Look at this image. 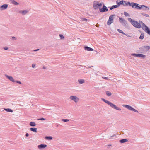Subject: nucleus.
Here are the masks:
<instances>
[{
  "mask_svg": "<svg viewBox=\"0 0 150 150\" xmlns=\"http://www.w3.org/2000/svg\"><path fill=\"white\" fill-rule=\"evenodd\" d=\"M117 31L120 33H122L123 34H125V33L122 30L120 29H117Z\"/></svg>",
  "mask_w": 150,
  "mask_h": 150,
  "instance_id": "obj_33",
  "label": "nucleus"
},
{
  "mask_svg": "<svg viewBox=\"0 0 150 150\" xmlns=\"http://www.w3.org/2000/svg\"><path fill=\"white\" fill-rule=\"evenodd\" d=\"M45 139L46 140H51L52 139L53 137L51 136H46L45 137Z\"/></svg>",
  "mask_w": 150,
  "mask_h": 150,
  "instance_id": "obj_22",
  "label": "nucleus"
},
{
  "mask_svg": "<svg viewBox=\"0 0 150 150\" xmlns=\"http://www.w3.org/2000/svg\"><path fill=\"white\" fill-rule=\"evenodd\" d=\"M101 100L105 102L109 105L112 108L120 111L121 110V109L120 108L117 106L115 105H114V104L110 102V101L106 100L103 98H102Z\"/></svg>",
  "mask_w": 150,
  "mask_h": 150,
  "instance_id": "obj_2",
  "label": "nucleus"
},
{
  "mask_svg": "<svg viewBox=\"0 0 150 150\" xmlns=\"http://www.w3.org/2000/svg\"><path fill=\"white\" fill-rule=\"evenodd\" d=\"M30 130L31 131H32L34 132H38L37 131V128H30Z\"/></svg>",
  "mask_w": 150,
  "mask_h": 150,
  "instance_id": "obj_18",
  "label": "nucleus"
},
{
  "mask_svg": "<svg viewBox=\"0 0 150 150\" xmlns=\"http://www.w3.org/2000/svg\"><path fill=\"white\" fill-rule=\"evenodd\" d=\"M144 30L148 34L150 35V29L147 26H146L145 28H144V30Z\"/></svg>",
  "mask_w": 150,
  "mask_h": 150,
  "instance_id": "obj_14",
  "label": "nucleus"
},
{
  "mask_svg": "<svg viewBox=\"0 0 150 150\" xmlns=\"http://www.w3.org/2000/svg\"><path fill=\"white\" fill-rule=\"evenodd\" d=\"M119 1L118 0H117V1H116V3H117H117H119Z\"/></svg>",
  "mask_w": 150,
  "mask_h": 150,
  "instance_id": "obj_51",
  "label": "nucleus"
},
{
  "mask_svg": "<svg viewBox=\"0 0 150 150\" xmlns=\"http://www.w3.org/2000/svg\"><path fill=\"white\" fill-rule=\"evenodd\" d=\"M142 49L144 50L145 51H148L150 49V47L149 46H144L142 47Z\"/></svg>",
  "mask_w": 150,
  "mask_h": 150,
  "instance_id": "obj_15",
  "label": "nucleus"
},
{
  "mask_svg": "<svg viewBox=\"0 0 150 150\" xmlns=\"http://www.w3.org/2000/svg\"><path fill=\"white\" fill-rule=\"evenodd\" d=\"M98 25V24H96V26L97 27Z\"/></svg>",
  "mask_w": 150,
  "mask_h": 150,
  "instance_id": "obj_55",
  "label": "nucleus"
},
{
  "mask_svg": "<svg viewBox=\"0 0 150 150\" xmlns=\"http://www.w3.org/2000/svg\"><path fill=\"white\" fill-rule=\"evenodd\" d=\"M82 20L83 21H87V19L85 18H82Z\"/></svg>",
  "mask_w": 150,
  "mask_h": 150,
  "instance_id": "obj_41",
  "label": "nucleus"
},
{
  "mask_svg": "<svg viewBox=\"0 0 150 150\" xmlns=\"http://www.w3.org/2000/svg\"><path fill=\"white\" fill-rule=\"evenodd\" d=\"M132 5V7L134 8L139 9L140 8V6H139V4L137 3L133 2Z\"/></svg>",
  "mask_w": 150,
  "mask_h": 150,
  "instance_id": "obj_6",
  "label": "nucleus"
},
{
  "mask_svg": "<svg viewBox=\"0 0 150 150\" xmlns=\"http://www.w3.org/2000/svg\"><path fill=\"white\" fill-rule=\"evenodd\" d=\"M128 141V140L126 139H122L120 140V142L122 143H125Z\"/></svg>",
  "mask_w": 150,
  "mask_h": 150,
  "instance_id": "obj_21",
  "label": "nucleus"
},
{
  "mask_svg": "<svg viewBox=\"0 0 150 150\" xmlns=\"http://www.w3.org/2000/svg\"><path fill=\"white\" fill-rule=\"evenodd\" d=\"M29 125L31 126L34 127L36 125V124L35 122H32L30 123Z\"/></svg>",
  "mask_w": 150,
  "mask_h": 150,
  "instance_id": "obj_24",
  "label": "nucleus"
},
{
  "mask_svg": "<svg viewBox=\"0 0 150 150\" xmlns=\"http://www.w3.org/2000/svg\"><path fill=\"white\" fill-rule=\"evenodd\" d=\"M124 14L125 15V16L126 17L130 16L129 14L127 13L126 12H124Z\"/></svg>",
  "mask_w": 150,
  "mask_h": 150,
  "instance_id": "obj_32",
  "label": "nucleus"
},
{
  "mask_svg": "<svg viewBox=\"0 0 150 150\" xmlns=\"http://www.w3.org/2000/svg\"><path fill=\"white\" fill-rule=\"evenodd\" d=\"M127 1H123V4H122V5L124 6H127Z\"/></svg>",
  "mask_w": 150,
  "mask_h": 150,
  "instance_id": "obj_37",
  "label": "nucleus"
},
{
  "mask_svg": "<svg viewBox=\"0 0 150 150\" xmlns=\"http://www.w3.org/2000/svg\"><path fill=\"white\" fill-rule=\"evenodd\" d=\"M70 98L75 102H77L79 100L78 98L75 96H71L70 97Z\"/></svg>",
  "mask_w": 150,
  "mask_h": 150,
  "instance_id": "obj_8",
  "label": "nucleus"
},
{
  "mask_svg": "<svg viewBox=\"0 0 150 150\" xmlns=\"http://www.w3.org/2000/svg\"><path fill=\"white\" fill-rule=\"evenodd\" d=\"M35 67V64H33L32 66V67L33 68H34Z\"/></svg>",
  "mask_w": 150,
  "mask_h": 150,
  "instance_id": "obj_42",
  "label": "nucleus"
},
{
  "mask_svg": "<svg viewBox=\"0 0 150 150\" xmlns=\"http://www.w3.org/2000/svg\"><path fill=\"white\" fill-rule=\"evenodd\" d=\"M132 3L133 2H132L131 3H130L129 2H127V6L129 5L130 6H132Z\"/></svg>",
  "mask_w": 150,
  "mask_h": 150,
  "instance_id": "obj_35",
  "label": "nucleus"
},
{
  "mask_svg": "<svg viewBox=\"0 0 150 150\" xmlns=\"http://www.w3.org/2000/svg\"><path fill=\"white\" fill-rule=\"evenodd\" d=\"M102 5L101 3H100L98 1L96 4H93V7H96L97 8L98 7V6H101Z\"/></svg>",
  "mask_w": 150,
  "mask_h": 150,
  "instance_id": "obj_17",
  "label": "nucleus"
},
{
  "mask_svg": "<svg viewBox=\"0 0 150 150\" xmlns=\"http://www.w3.org/2000/svg\"><path fill=\"white\" fill-rule=\"evenodd\" d=\"M43 69H45L46 68V67H45V66H43Z\"/></svg>",
  "mask_w": 150,
  "mask_h": 150,
  "instance_id": "obj_52",
  "label": "nucleus"
},
{
  "mask_svg": "<svg viewBox=\"0 0 150 150\" xmlns=\"http://www.w3.org/2000/svg\"><path fill=\"white\" fill-rule=\"evenodd\" d=\"M62 121L64 122H67L69 121V120L68 119H62Z\"/></svg>",
  "mask_w": 150,
  "mask_h": 150,
  "instance_id": "obj_36",
  "label": "nucleus"
},
{
  "mask_svg": "<svg viewBox=\"0 0 150 150\" xmlns=\"http://www.w3.org/2000/svg\"><path fill=\"white\" fill-rule=\"evenodd\" d=\"M103 78L104 79L108 80V77H103Z\"/></svg>",
  "mask_w": 150,
  "mask_h": 150,
  "instance_id": "obj_43",
  "label": "nucleus"
},
{
  "mask_svg": "<svg viewBox=\"0 0 150 150\" xmlns=\"http://www.w3.org/2000/svg\"><path fill=\"white\" fill-rule=\"evenodd\" d=\"M28 12V11L24 10H21L19 11V13H21L23 15H25Z\"/></svg>",
  "mask_w": 150,
  "mask_h": 150,
  "instance_id": "obj_16",
  "label": "nucleus"
},
{
  "mask_svg": "<svg viewBox=\"0 0 150 150\" xmlns=\"http://www.w3.org/2000/svg\"><path fill=\"white\" fill-rule=\"evenodd\" d=\"M59 36L60 37L61 39H63L64 38V36L62 34H59Z\"/></svg>",
  "mask_w": 150,
  "mask_h": 150,
  "instance_id": "obj_38",
  "label": "nucleus"
},
{
  "mask_svg": "<svg viewBox=\"0 0 150 150\" xmlns=\"http://www.w3.org/2000/svg\"><path fill=\"white\" fill-rule=\"evenodd\" d=\"M115 136V134H114L112 136H111L110 137V138H111L112 137H114V136Z\"/></svg>",
  "mask_w": 150,
  "mask_h": 150,
  "instance_id": "obj_50",
  "label": "nucleus"
},
{
  "mask_svg": "<svg viewBox=\"0 0 150 150\" xmlns=\"http://www.w3.org/2000/svg\"><path fill=\"white\" fill-rule=\"evenodd\" d=\"M15 82H16L17 83L19 84H21L22 83L21 82V81H15Z\"/></svg>",
  "mask_w": 150,
  "mask_h": 150,
  "instance_id": "obj_40",
  "label": "nucleus"
},
{
  "mask_svg": "<svg viewBox=\"0 0 150 150\" xmlns=\"http://www.w3.org/2000/svg\"><path fill=\"white\" fill-rule=\"evenodd\" d=\"M93 67V66H89L88 67V68H91V67Z\"/></svg>",
  "mask_w": 150,
  "mask_h": 150,
  "instance_id": "obj_54",
  "label": "nucleus"
},
{
  "mask_svg": "<svg viewBox=\"0 0 150 150\" xmlns=\"http://www.w3.org/2000/svg\"><path fill=\"white\" fill-rule=\"evenodd\" d=\"M123 1L122 0L121 1H120L119 3H117V6H119L120 5L122 4H123Z\"/></svg>",
  "mask_w": 150,
  "mask_h": 150,
  "instance_id": "obj_31",
  "label": "nucleus"
},
{
  "mask_svg": "<svg viewBox=\"0 0 150 150\" xmlns=\"http://www.w3.org/2000/svg\"><path fill=\"white\" fill-rule=\"evenodd\" d=\"M139 54H135V53H132L131 54V55L132 56H134L137 57H138L139 56Z\"/></svg>",
  "mask_w": 150,
  "mask_h": 150,
  "instance_id": "obj_29",
  "label": "nucleus"
},
{
  "mask_svg": "<svg viewBox=\"0 0 150 150\" xmlns=\"http://www.w3.org/2000/svg\"><path fill=\"white\" fill-rule=\"evenodd\" d=\"M99 10L100 12H104L107 11L108 10L106 6L104 5L103 6V8H100Z\"/></svg>",
  "mask_w": 150,
  "mask_h": 150,
  "instance_id": "obj_7",
  "label": "nucleus"
},
{
  "mask_svg": "<svg viewBox=\"0 0 150 150\" xmlns=\"http://www.w3.org/2000/svg\"><path fill=\"white\" fill-rule=\"evenodd\" d=\"M39 50V49H36V50H34L33 51H34V52H36V51H38Z\"/></svg>",
  "mask_w": 150,
  "mask_h": 150,
  "instance_id": "obj_46",
  "label": "nucleus"
},
{
  "mask_svg": "<svg viewBox=\"0 0 150 150\" xmlns=\"http://www.w3.org/2000/svg\"><path fill=\"white\" fill-rule=\"evenodd\" d=\"M140 8L139 9H142L144 10H149V8L148 6L144 5H140Z\"/></svg>",
  "mask_w": 150,
  "mask_h": 150,
  "instance_id": "obj_11",
  "label": "nucleus"
},
{
  "mask_svg": "<svg viewBox=\"0 0 150 150\" xmlns=\"http://www.w3.org/2000/svg\"><path fill=\"white\" fill-rule=\"evenodd\" d=\"M144 38V34L143 33H141L139 37L140 39H143Z\"/></svg>",
  "mask_w": 150,
  "mask_h": 150,
  "instance_id": "obj_26",
  "label": "nucleus"
},
{
  "mask_svg": "<svg viewBox=\"0 0 150 150\" xmlns=\"http://www.w3.org/2000/svg\"><path fill=\"white\" fill-rule=\"evenodd\" d=\"M141 24L142 25V28L143 30H144V28H145L146 26H147L143 22Z\"/></svg>",
  "mask_w": 150,
  "mask_h": 150,
  "instance_id": "obj_27",
  "label": "nucleus"
},
{
  "mask_svg": "<svg viewBox=\"0 0 150 150\" xmlns=\"http://www.w3.org/2000/svg\"><path fill=\"white\" fill-rule=\"evenodd\" d=\"M84 48L85 50L86 51H92L94 50L93 48L89 47L87 46H85Z\"/></svg>",
  "mask_w": 150,
  "mask_h": 150,
  "instance_id": "obj_13",
  "label": "nucleus"
},
{
  "mask_svg": "<svg viewBox=\"0 0 150 150\" xmlns=\"http://www.w3.org/2000/svg\"><path fill=\"white\" fill-rule=\"evenodd\" d=\"M11 3L15 5H17L19 3L15 1L14 0H10Z\"/></svg>",
  "mask_w": 150,
  "mask_h": 150,
  "instance_id": "obj_20",
  "label": "nucleus"
},
{
  "mask_svg": "<svg viewBox=\"0 0 150 150\" xmlns=\"http://www.w3.org/2000/svg\"><path fill=\"white\" fill-rule=\"evenodd\" d=\"M115 15H110L109 17V19L107 22V24L108 25H110L113 23V16H115Z\"/></svg>",
  "mask_w": 150,
  "mask_h": 150,
  "instance_id": "obj_4",
  "label": "nucleus"
},
{
  "mask_svg": "<svg viewBox=\"0 0 150 150\" xmlns=\"http://www.w3.org/2000/svg\"><path fill=\"white\" fill-rule=\"evenodd\" d=\"M8 7L7 4H4L0 6V10H2L7 9Z\"/></svg>",
  "mask_w": 150,
  "mask_h": 150,
  "instance_id": "obj_9",
  "label": "nucleus"
},
{
  "mask_svg": "<svg viewBox=\"0 0 150 150\" xmlns=\"http://www.w3.org/2000/svg\"><path fill=\"white\" fill-rule=\"evenodd\" d=\"M123 106L124 107H125L126 108H127V109L129 110H130L133 111H134L136 112H138V111L137 110L134 109L132 107L129 105H123Z\"/></svg>",
  "mask_w": 150,
  "mask_h": 150,
  "instance_id": "obj_3",
  "label": "nucleus"
},
{
  "mask_svg": "<svg viewBox=\"0 0 150 150\" xmlns=\"http://www.w3.org/2000/svg\"><path fill=\"white\" fill-rule=\"evenodd\" d=\"M106 94L108 96H110L111 95V93L109 91H107L106 92Z\"/></svg>",
  "mask_w": 150,
  "mask_h": 150,
  "instance_id": "obj_28",
  "label": "nucleus"
},
{
  "mask_svg": "<svg viewBox=\"0 0 150 150\" xmlns=\"http://www.w3.org/2000/svg\"><path fill=\"white\" fill-rule=\"evenodd\" d=\"M111 146V144H109V145H108V146Z\"/></svg>",
  "mask_w": 150,
  "mask_h": 150,
  "instance_id": "obj_53",
  "label": "nucleus"
},
{
  "mask_svg": "<svg viewBox=\"0 0 150 150\" xmlns=\"http://www.w3.org/2000/svg\"><path fill=\"white\" fill-rule=\"evenodd\" d=\"M29 134L28 133H26L25 134V136L26 137H28L29 136Z\"/></svg>",
  "mask_w": 150,
  "mask_h": 150,
  "instance_id": "obj_49",
  "label": "nucleus"
},
{
  "mask_svg": "<svg viewBox=\"0 0 150 150\" xmlns=\"http://www.w3.org/2000/svg\"><path fill=\"white\" fill-rule=\"evenodd\" d=\"M139 23L140 24H142L143 23V22L142 21H140V20H139Z\"/></svg>",
  "mask_w": 150,
  "mask_h": 150,
  "instance_id": "obj_48",
  "label": "nucleus"
},
{
  "mask_svg": "<svg viewBox=\"0 0 150 150\" xmlns=\"http://www.w3.org/2000/svg\"><path fill=\"white\" fill-rule=\"evenodd\" d=\"M5 76L10 81L12 82H15V81L13 78L11 76H9L5 74Z\"/></svg>",
  "mask_w": 150,
  "mask_h": 150,
  "instance_id": "obj_10",
  "label": "nucleus"
},
{
  "mask_svg": "<svg viewBox=\"0 0 150 150\" xmlns=\"http://www.w3.org/2000/svg\"><path fill=\"white\" fill-rule=\"evenodd\" d=\"M12 39L13 40H16V38L15 37H14V36H13V37H12Z\"/></svg>",
  "mask_w": 150,
  "mask_h": 150,
  "instance_id": "obj_44",
  "label": "nucleus"
},
{
  "mask_svg": "<svg viewBox=\"0 0 150 150\" xmlns=\"http://www.w3.org/2000/svg\"><path fill=\"white\" fill-rule=\"evenodd\" d=\"M123 34L126 35L128 37H130L129 35H128V34H125H125Z\"/></svg>",
  "mask_w": 150,
  "mask_h": 150,
  "instance_id": "obj_47",
  "label": "nucleus"
},
{
  "mask_svg": "<svg viewBox=\"0 0 150 150\" xmlns=\"http://www.w3.org/2000/svg\"><path fill=\"white\" fill-rule=\"evenodd\" d=\"M141 14L142 15L144 16H146V17H149V15L148 14H145V13H141Z\"/></svg>",
  "mask_w": 150,
  "mask_h": 150,
  "instance_id": "obj_34",
  "label": "nucleus"
},
{
  "mask_svg": "<svg viewBox=\"0 0 150 150\" xmlns=\"http://www.w3.org/2000/svg\"><path fill=\"white\" fill-rule=\"evenodd\" d=\"M4 50H7L8 48L6 46L4 47Z\"/></svg>",
  "mask_w": 150,
  "mask_h": 150,
  "instance_id": "obj_45",
  "label": "nucleus"
},
{
  "mask_svg": "<svg viewBox=\"0 0 150 150\" xmlns=\"http://www.w3.org/2000/svg\"><path fill=\"white\" fill-rule=\"evenodd\" d=\"M138 57H142V58H144L146 57V56L145 55L143 54H139Z\"/></svg>",
  "mask_w": 150,
  "mask_h": 150,
  "instance_id": "obj_30",
  "label": "nucleus"
},
{
  "mask_svg": "<svg viewBox=\"0 0 150 150\" xmlns=\"http://www.w3.org/2000/svg\"><path fill=\"white\" fill-rule=\"evenodd\" d=\"M119 19L120 22L122 23V25L124 26L126 25L127 24V22L125 20L120 17H119Z\"/></svg>",
  "mask_w": 150,
  "mask_h": 150,
  "instance_id": "obj_5",
  "label": "nucleus"
},
{
  "mask_svg": "<svg viewBox=\"0 0 150 150\" xmlns=\"http://www.w3.org/2000/svg\"><path fill=\"white\" fill-rule=\"evenodd\" d=\"M4 110L8 112H13V111L10 108H5Z\"/></svg>",
  "mask_w": 150,
  "mask_h": 150,
  "instance_id": "obj_23",
  "label": "nucleus"
},
{
  "mask_svg": "<svg viewBox=\"0 0 150 150\" xmlns=\"http://www.w3.org/2000/svg\"><path fill=\"white\" fill-rule=\"evenodd\" d=\"M128 20L130 22L132 25L134 27L139 29L141 28V24L138 22L130 18H128Z\"/></svg>",
  "mask_w": 150,
  "mask_h": 150,
  "instance_id": "obj_1",
  "label": "nucleus"
},
{
  "mask_svg": "<svg viewBox=\"0 0 150 150\" xmlns=\"http://www.w3.org/2000/svg\"><path fill=\"white\" fill-rule=\"evenodd\" d=\"M118 6L117 5H113L112 6L110 7V10H112L113 9L115 8H116L118 7Z\"/></svg>",
  "mask_w": 150,
  "mask_h": 150,
  "instance_id": "obj_25",
  "label": "nucleus"
},
{
  "mask_svg": "<svg viewBox=\"0 0 150 150\" xmlns=\"http://www.w3.org/2000/svg\"><path fill=\"white\" fill-rule=\"evenodd\" d=\"M78 82L79 84H82L84 83L85 81L83 79H79L78 80Z\"/></svg>",
  "mask_w": 150,
  "mask_h": 150,
  "instance_id": "obj_19",
  "label": "nucleus"
},
{
  "mask_svg": "<svg viewBox=\"0 0 150 150\" xmlns=\"http://www.w3.org/2000/svg\"><path fill=\"white\" fill-rule=\"evenodd\" d=\"M38 120H45V119L44 118H43L42 117L40 118H39L37 119Z\"/></svg>",
  "mask_w": 150,
  "mask_h": 150,
  "instance_id": "obj_39",
  "label": "nucleus"
},
{
  "mask_svg": "<svg viewBox=\"0 0 150 150\" xmlns=\"http://www.w3.org/2000/svg\"><path fill=\"white\" fill-rule=\"evenodd\" d=\"M47 146L46 144H42L39 145L38 146V148L39 149H44L47 147Z\"/></svg>",
  "mask_w": 150,
  "mask_h": 150,
  "instance_id": "obj_12",
  "label": "nucleus"
}]
</instances>
